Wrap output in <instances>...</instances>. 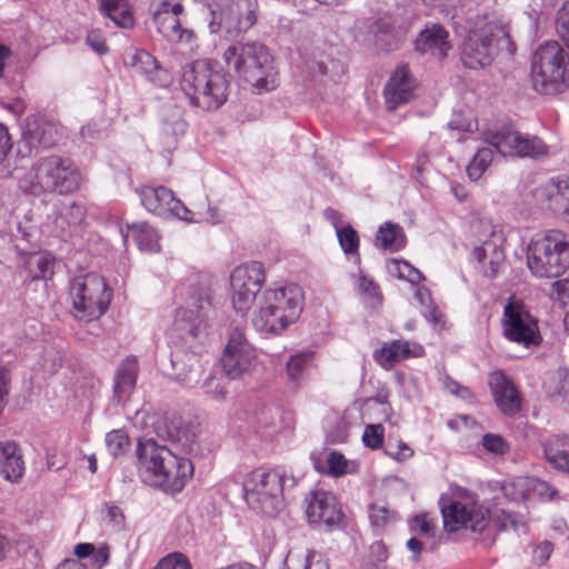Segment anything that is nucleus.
Masks as SVG:
<instances>
[{
	"label": "nucleus",
	"mask_w": 569,
	"mask_h": 569,
	"mask_svg": "<svg viewBox=\"0 0 569 569\" xmlns=\"http://www.w3.org/2000/svg\"><path fill=\"white\" fill-rule=\"evenodd\" d=\"M193 465L188 458L176 455V463L159 475L160 481L156 488L169 495L179 493L193 477Z\"/></svg>",
	"instance_id": "26"
},
{
	"label": "nucleus",
	"mask_w": 569,
	"mask_h": 569,
	"mask_svg": "<svg viewBox=\"0 0 569 569\" xmlns=\"http://www.w3.org/2000/svg\"><path fill=\"white\" fill-rule=\"evenodd\" d=\"M527 266L537 278H557L569 268V241L560 231H549L527 248Z\"/></svg>",
	"instance_id": "9"
},
{
	"label": "nucleus",
	"mask_w": 569,
	"mask_h": 569,
	"mask_svg": "<svg viewBox=\"0 0 569 569\" xmlns=\"http://www.w3.org/2000/svg\"><path fill=\"white\" fill-rule=\"evenodd\" d=\"M100 11L120 28H131L133 17L127 0H97Z\"/></svg>",
	"instance_id": "32"
},
{
	"label": "nucleus",
	"mask_w": 569,
	"mask_h": 569,
	"mask_svg": "<svg viewBox=\"0 0 569 569\" xmlns=\"http://www.w3.org/2000/svg\"><path fill=\"white\" fill-rule=\"evenodd\" d=\"M87 44L98 54H106L108 46L100 30H91L87 34Z\"/></svg>",
	"instance_id": "51"
},
{
	"label": "nucleus",
	"mask_w": 569,
	"mask_h": 569,
	"mask_svg": "<svg viewBox=\"0 0 569 569\" xmlns=\"http://www.w3.org/2000/svg\"><path fill=\"white\" fill-rule=\"evenodd\" d=\"M443 527L449 532H456L462 528L473 532H482L489 523L497 531L509 528L516 532H526L527 526L523 519L503 509L489 511L477 499L475 495L466 493L462 500H453L448 503L441 502Z\"/></svg>",
	"instance_id": "2"
},
{
	"label": "nucleus",
	"mask_w": 569,
	"mask_h": 569,
	"mask_svg": "<svg viewBox=\"0 0 569 569\" xmlns=\"http://www.w3.org/2000/svg\"><path fill=\"white\" fill-rule=\"evenodd\" d=\"M536 198L556 218L569 222V179L551 178L536 190Z\"/></svg>",
	"instance_id": "21"
},
{
	"label": "nucleus",
	"mask_w": 569,
	"mask_h": 569,
	"mask_svg": "<svg viewBox=\"0 0 569 569\" xmlns=\"http://www.w3.org/2000/svg\"><path fill=\"white\" fill-rule=\"evenodd\" d=\"M486 141L503 157L537 160L549 154V146L541 138L511 127L488 132Z\"/></svg>",
	"instance_id": "12"
},
{
	"label": "nucleus",
	"mask_w": 569,
	"mask_h": 569,
	"mask_svg": "<svg viewBox=\"0 0 569 569\" xmlns=\"http://www.w3.org/2000/svg\"><path fill=\"white\" fill-rule=\"evenodd\" d=\"M286 475L277 469L258 468L249 472L242 483L248 506L272 516L283 506Z\"/></svg>",
	"instance_id": "10"
},
{
	"label": "nucleus",
	"mask_w": 569,
	"mask_h": 569,
	"mask_svg": "<svg viewBox=\"0 0 569 569\" xmlns=\"http://www.w3.org/2000/svg\"><path fill=\"white\" fill-rule=\"evenodd\" d=\"M336 231L341 249L345 253H357L359 249V237L357 231L351 226L339 228L336 224Z\"/></svg>",
	"instance_id": "41"
},
{
	"label": "nucleus",
	"mask_w": 569,
	"mask_h": 569,
	"mask_svg": "<svg viewBox=\"0 0 569 569\" xmlns=\"http://www.w3.org/2000/svg\"><path fill=\"white\" fill-rule=\"evenodd\" d=\"M433 529L431 519L426 513L416 516L411 521V530L422 535L430 536Z\"/></svg>",
	"instance_id": "54"
},
{
	"label": "nucleus",
	"mask_w": 569,
	"mask_h": 569,
	"mask_svg": "<svg viewBox=\"0 0 569 569\" xmlns=\"http://www.w3.org/2000/svg\"><path fill=\"white\" fill-rule=\"evenodd\" d=\"M211 17L208 27L211 33L223 29L230 36L248 31L257 21V0H230L219 14L213 9L212 0H196Z\"/></svg>",
	"instance_id": "11"
},
{
	"label": "nucleus",
	"mask_w": 569,
	"mask_h": 569,
	"mask_svg": "<svg viewBox=\"0 0 569 569\" xmlns=\"http://www.w3.org/2000/svg\"><path fill=\"white\" fill-rule=\"evenodd\" d=\"M138 362L134 357L126 358L117 370L113 396L111 401L116 405L123 403L133 391L137 382Z\"/></svg>",
	"instance_id": "28"
},
{
	"label": "nucleus",
	"mask_w": 569,
	"mask_h": 569,
	"mask_svg": "<svg viewBox=\"0 0 569 569\" xmlns=\"http://www.w3.org/2000/svg\"><path fill=\"white\" fill-rule=\"evenodd\" d=\"M316 556L315 551L307 550L303 563L300 566L301 569H329L328 565L323 561H313V558Z\"/></svg>",
	"instance_id": "62"
},
{
	"label": "nucleus",
	"mask_w": 569,
	"mask_h": 569,
	"mask_svg": "<svg viewBox=\"0 0 569 569\" xmlns=\"http://www.w3.org/2000/svg\"><path fill=\"white\" fill-rule=\"evenodd\" d=\"M388 510L382 507H373L371 508L370 519L371 522L377 527L385 526L388 518Z\"/></svg>",
	"instance_id": "63"
},
{
	"label": "nucleus",
	"mask_w": 569,
	"mask_h": 569,
	"mask_svg": "<svg viewBox=\"0 0 569 569\" xmlns=\"http://www.w3.org/2000/svg\"><path fill=\"white\" fill-rule=\"evenodd\" d=\"M142 206L157 216H173L184 221L193 220V211L189 210L173 192L166 187L144 186L139 190Z\"/></svg>",
	"instance_id": "17"
},
{
	"label": "nucleus",
	"mask_w": 569,
	"mask_h": 569,
	"mask_svg": "<svg viewBox=\"0 0 569 569\" xmlns=\"http://www.w3.org/2000/svg\"><path fill=\"white\" fill-rule=\"evenodd\" d=\"M531 81L541 94L562 92L569 81V54L558 41L540 44L531 59Z\"/></svg>",
	"instance_id": "7"
},
{
	"label": "nucleus",
	"mask_w": 569,
	"mask_h": 569,
	"mask_svg": "<svg viewBox=\"0 0 569 569\" xmlns=\"http://www.w3.org/2000/svg\"><path fill=\"white\" fill-rule=\"evenodd\" d=\"M485 231L488 238L481 246L473 249V257L480 264L482 273L488 278H495L503 266L506 256L503 250L505 234L499 226L487 222Z\"/></svg>",
	"instance_id": "18"
},
{
	"label": "nucleus",
	"mask_w": 569,
	"mask_h": 569,
	"mask_svg": "<svg viewBox=\"0 0 569 569\" xmlns=\"http://www.w3.org/2000/svg\"><path fill=\"white\" fill-rule=\"evenodd\" d=\"M202 373V365L196 356H187V363L176 373L178 382L186 387H194L199 383Z\"/></svg>",
	"instance_id": "36"
},
{
	"label": "nucleus",
	"mask_w": 569,
	"mask_h": 569,
	"mask_svg": "<svg viewBox=\"0 0 569 569\" xmlns=\"http://www.w3.org/2000/svg\"><path fill=\"white\" fill-rule=\"evenodd\" d=\"M546 460L557 470L569 473V435H556L542 443Z\"/></svg>",
	"instance_id": "29"
},
{
	"label": "nucleus",
	"mask_w": 569,
	"mask_h": 569,
	"mask_svg": "<svg viewBox=\"0 0 569 569\" xmlns=\"http://www.w3.org/2000/svg\"><path fill=\"white\" fill-rule=\"evenodd\" d=\"M266 280L262 263L250 261L234 268L230 276L231 288L241 289L244 284L252 286V290H260Z\"/></svg>",
	"instance_id": "30"
},
{
	"label": "nucleus",
	"mask_w": 569,
	"mask_h": 569,
	"mask_svg": "<svg viewBox=\"0 0 569 569\" xmlns=\"http://www.w3.org/2000/svg\"><path fill=\"white\" fill-rule=\"evenodd\" d=\"M388 271L391 276L412 284H418L425 279L420 270L405 260H391L388 264Z\"/></svg>",
	"instance_id": "35"
},
{
	"label": "nucleus",
	"mask_w": 569,
	"mask_h": 569,
	"mask_svg": "<svg viewBox=\"0 0 569 569\" xmlns=\"http://www.w3.org/2000/svg\"><path fill=\"white\" fill-rule=\"evenodd\" d=\"M203 391L218 401L227 398L228 390L224 378L221 375L211 373L202 383Z\"/></svg>",
	"instance_id": "42"
},
{
	"label": "nucleus",
	"mask_w": 569,
	"mask_h": 569,
	"mask_svg": "<svg viewBox=\"0 0 569 569\" xmlns=\"http://www.w3.org/2000/svg\"><path fill=\"white\" fill-rule=\"evenodd\" d=\"M313 352L305 351L290 357L287 362V375L292 381H300L312 366Z\"/></svg>",
	"instance_id": "34"
},
{
	"label": "nucleus",
	"mask_w": 569,
	"mask_h": 569,
	"mask_svg": "<svg viewBox=\"0 0 569 569\" xmlns=\"http://www.w3.org/2000/svg\"><path fill=\"white\" fill-rule=\"evenodd\" d=\"M202 221H207L212 224L220 222L221 216H220L218 209L208 206L206 214H203L201 212H197V213L193 212V220H191L190 222H202Z\"/></svg>",
	"instance_id": "59"
},
{
	"label": "nucleus",
	"mask_w": 569,
	"mask_h": 569,
	"mask_svg": "<svg viewBox=\"0 0 569 569\" xmlns=\"http://www.w3.org/2000/svg\"><path fill=\"white\" fill-rule=\"evenodd\" d=\"M20 456L21 453L16 442L0 441V466Z\"/></svg>",
	"instance_id": "56"
},
{
	"label": "nucleus",
	"mask_w": 569,
	"mask_h": 569,
	"mask_svg": "<svg viewBox=\"0 0 569 569\" xmlns=\"http://www.w3.org/2000/svg\"><path fill=\"white\" fill-rule=\"evenodd\" d=\"M232 289V307L240 316H246L251 309L257 293L260 290H252V286L244 284L241 289Z\"/></svg>",
	"instance_id": "38"
},
{
	"label": "nucleus",
	"mask_w": 569,
	"mask_h": 569,
	"mask_svg": "<svg viewBox=\"0 0 569 569\" xmlns=\"http://www.w3.org/2000/svg\"><path fill=\"white\" fill-rule=\"evenodd\" d=\"M376 240L383 249L399 250L405 247L406 236L399 224L386 222L378 229Z\"/></svg>",
	"instance_id": "33"
},
{
	"label": "nucleus",
	"mask_w": 569,
	"mask_h": 569,
	"mask_svg": "<svg viewBox=\"0 0 569 569\" xmlns=\"http://www.w3.org/2000/svg\"><path fill=\"white\" fill-rule=\"evenodd\" d=\"M257 365V352L248 341L243 329L234 327L221 355V366L226 376L240 379L251 372Z\"/></svg>",
	"instance_id": "14"
},
{
	"label": "nucleus",
	"mask_w": 569,
	"mask_h": 569,
	"mask_svg": "<svg viewBox=\"0 0 569 569\" xmlns=\"http://www.w3.org/2000/svg\"><path fill=\"white\" fill-rule=\"evenodd\" d=\"M110 558V549L107 545H100L98 548L93 550V553L90 556L89 561L92 569H101L106 566Z\"/></svg>",
	"instance_id": "55"
},
{
	"label": "nucleus",
	"mask_w": 569,
	"mask_h": 569,
	"mask_svg": "<svg viewBox=\"0 0 569 569\" xmlns=\"http://www.w3.org/2000/svg\"><path fill=\"white\" fill-rule=\"evenodd\" d=\"M69 298L73 317L79 321L90 322L106 313L112 299V290L108 288L103 277L89 272L70 280Z\"/></svg>",
	"instance_id": "8"
},
{
	"label": "nucleus",
	"mask_w": 569,
	"mask_h": 569,
	"mask_svg": "<svg viewBox=\"0 0 569 569\" xmlns=\"http://www.w3.org/2000/svg\"><path fill=\"white\" fill-rule=\"evenodd\" d=\"M138 470L142 480L156 487L160 481L159 475L172 468L176 463V453L168 447L160 446L153 439L140 441L137 448Z\"/></svg>",
	"instance_id": "15"
},
{
	"label": "nucleus",
	"mask_w": 569,
	"mask_h": 569,
	"mask_svg": "<svg viewBox=\"0 0 569 569\" xmlns=\"http://www.w3.org/2000/svg\"><path fill=\"white\" fill-rule=\"evenodd\" d=\"M415 88L416 80L408 66L397 68L383 90L387 108L395 110L400 104L409 102L413 97Z\"/></svg>",
	"instance_id": "22"
},
{
	"label": "nucleus",
	"mask_w": 569,
	"mask_h": 569,
	"mask_svg": "<svg viewBox=\"0 0 569 569\" xmlns=\"http://www.w3.org/2000/svg\"><path fill=\"white\" fill-rule=\"evenodd\" d=\"M187 123L178 109L171 111L162 124V131L166 136L177 139L186 132Z\"/></svg>",
	"instance_id": "43"
},
{
	"label": "nucleus",
	"mask_w": 569,
	"mask_h": 569,
	"mask_svg": "<svg viewBox=\"0 0 569 569\" xmlns=\"http://www.w3.org/2000/svg\"><path fill=\"white\" fill-rule=\"evenodd\" d=\"M153 569H192V566L181 552H172L158 561Z\"/></svg>",
	"instance_id": "46"
},
{
	"label": "nucleus",
	"mask_w": 569,
	"mask_h": 569,
	"mask_svg": "<svg viewBox=\"0 0 569 569\" xmlns=\"http://www.w3.org/2000/svg\"><path fill=\"white\" fill-rule=\"evenodd\" d=\"M82 173L76 163L60 156L39 159L22 179V188L34 194H69L80 189Z\"/></svg>",
	"instance_id": "5"
},
{
	"label": "nucleus",
	"mask_w": 569,
	"mask_h": 569,
	"mask_svg": "<svg viewBox=\"0 0 569 569\" xmlns=\"http://www.w3.org/2000/svg\"><path fill=\"white\" fill-rule=\"evenodd\" d=\"M501 328L507 340L526 348L539 346L542 340L538 320L520 300L509 299L505 305Z\"/></svg>",
	"instance_id": "13"
},
{
	"label": "nucleus",
	"mask_w": 569,
	"mask_h": 569,
	"mask_svg": "<svg viewBox=\"0 0 569 569\" xmlns=\"http://www.w3.org/2000/svg\"><path fill=\"white\" fill-rule=\"evenodd\" d=\"M362 441L370 449H379L383 443V427L380 423L368 425L365 428Z\"/></svg>",
	"instance_id": "49"
},
{
	"label": "nucleus",
	"mask_w": 569,
	"mask_h": 569,
	"mask_svg": "<svg viewBox=\"0 0 569 569\" xmlns=\"http://www.w3.org/2000/svg\"><path fill=\"white\" fill-rule=\"evenodd\" d=\"M12 148L11 137L8 128L0 122V162H2Z\"/></svg>",
	"instance_id": "58"
},
{
	"label": "nucleus",
	"mask_w": 569,
	"mask_h": 569,
	"mask_svg": "<svg viewBox=\"0 0 569 569\" xmlns=\"http://www.w3.org/2000/svg\"><path fill=\"white\" fill-rule=\"evenodd\" d=\"M553 552V545L549 541H543L536 546L533 550V559L539 562V565H545L551 553Z\"/></svg>",
	"instance_id": "57"
},
{
	"label": "nucleus",
	"mask_w": 569,
	"mask_h": 569,
	"mask_svg": "<svg viewBox=\"0 0 569 569\" xmlns=\"http://www.w3.org/2000/svg\"><path fill=\"white\" fill-rule=\"evenodd\" d=\"M9 392V372L4 368H0V413L2 412Z\"/></svg>",
	"instance_id": "61"
},
{
	"label": "nucleus",
	"mask_w": 569,
	"mask_h": 569,
	"mask_svg": "<svg viewBox=\"0 0 569 569\" xmlns=\"http://www.w3.org/2000/svg\"><path fill=\"white\" fill-rule=\"evenodd\" d=\"M106 510L109 522L113 527V529L122 530L124 528L126 522V517L123 515L122 509L116 505L106 503Z\"/></svg>",
	"instance_id": "52"
},
{
	"label": "nucleus",
	"mask_w": 569,
	"mask_h": 569,
	"mask_svg": "<svg viewBox=\"0 0 569 569\" xmlns=\"http://www.w3.org/2000/svg\"><path fill=\"white\" fill-rule=\"evenodd\" d=\"M451 48L449 32L439 23L426 26L415 40L416 51L437 59L446 58Z\"/></svg>",
	"instance_id": "24"
},
{
	"label": "nucleus",
	"mask_w": 569,
	"mask_h": 569,
	"mask_svg": "<svg viewBox=\"0 0 569 569\" xmlns=\"http://www.w3.org/2000/svg\"><path fill=\"white\" fill-rule=\"evenodd\" d=\"M501 41L506 42L509 51L512 50L509 19L496 11L475 14L468 19L467 34L461 44L462 64L472 70L490 66Z\"/></svg>",
	"instance_id": "1"
},
{
	"label": "nucleus",
	"mask_w": 569,
	"mask_h": 569,
	"mask_svg": "<svg viewBox=\"0 0 569 569\" xmlns=\"http://www.w3.org/2000/svg\"><path fill=\"white\" fill-rule=\"evenodd\" d=\"M131 233L141 251L158 252L160 250V237L154 228L147 222H138L128 226V233L123 234L124 241Z\"/></svg>",
	"instance_id": "31"
},
{
	"label": "nucleus",
	"mask_w": 569,
	"mask_h": 569,
	"mask_svg": "<svg viewBox=\"0 0 569 569\" xmlns=\"http://www.w3.org/2000/svg\"><path fill=\"white\" fill-rule=\"evenodd\" d=\"M356 288L360 295L365 296L368 299H375L378 301L381 299L378 284L375 282L372 278H368L362 272H359L356 282Z\"/></svg>",
	"instance_id": "48"
},
{
	"label": "nucleus",
	"mask_w": 569,
	"mask_h": 569,
	"mask_svg": "<svg viewBox=\"0 0 569 569\" xmlns=\"http://www.w3.org/2000/svg\"><path fill=\"white\" fill-rule=\"evenodd\" d=\"M180 87L192 107L213 111L227 101L229 82L218 63L197 60L183 68Z\"/></svg>",
	"instance_id": "4"
},
{
	"label": "nucleus",
	"mask_w": 569,
	"mask_h": 569,
	"mask_svg": "<svg viewBox=\"0 0 569 569\" xmlns=\"http://www.w3.org/2000/svg\"><path fill=\"white\" fill-rule=\"evenodd\" d=\"M130 66L136 72L147 77L149 81L166 87L171 82L170 73L161 68L157 59L146 50H136L130 57Z\"/></svg>",
	"instance_id": "27"
},
{
	"label": "nucleus",
	"mask_w": 569,
	"mask_h": 569,
	"mask_svg": "<svg viewBox=\"0 0 569 569\" xmlns=\"http://www.w3.org/2000/svg\"><path fill=\"white\" fill-rule=\"evenodd\" d=\"M348 460L340 452L332 451L327 458L329 472L335 477H341L347 473Z\"/></svg>",
	"instance_id": "50"
},
{
	"label": "nucleus",
	"mask_w": 569,
	"mask_h": 569,
	"mask_svg": "<svg viewBox=\"0 0 569 569\" xmlns=\"http://www.w3.org/2000/svg\"><path fill=\"white\" fill-rule=\"evenodd\" d=\"M551 296L562 306H567L569 303V278L553 282Z\"/></svg>",
	"instance_id": "53"
},
{
	"label": "nucleus",
	"mask_w": 569,
	"mask_h": 569,
	"mask_svg": "<svg viewBox=\"0 0 569 569\" xmlns=\"http://www.w3.org/2000/svg\"><path fill=\"white\" fill-rule=\"evenodd\" d=\"M94 546L89 542L78 543L74 547V555L77 556L78 560L81 561V559L90 558V556L93 553Z\"/></svg>",
	"instance_id": "64"
},
{
	"label": "nucleus",
	"mask_w": 569,
	"mask_h": 569,
	"mask_svg": "<svg viewBox=\"0 0 569 569\" xmlns=\"http://www.w3.org/2000/svg\"><path fill=\"white\" fill-rule=\"evenodd\" d=\"M556 27L558 32L569 30V0L557 12Z\"/></svg>",
	"instance_id": "60"
},
{
	"label": "nucleus",
	"mask_w": 569,
	"mask_h": 569,
	"mask_svg": "<svg viewBox=\"0 0 569 569\" xmlns=\"http://www.w3.org/2000/svg\"><path fill=\"white\" fill-rule=\"evenodd\" d=\"M184 8L180 2L162 0L153 12L157 30L169 41L189 42L193 39L192 30L182 28L180 16Z\"/></svg>",
	"instance_id": "20"
},
{
	"label": "nucleus",
	"mask_w": 569,
	"mask_h": 569,
	"mask_svg": "<svg viewBox=\"0 0 569 569\" xmlns=\"http://www.w3.org/2000/svg\"><path fill=\"white\" fill-rule=\"evenodd\" d=\"M210 309L209 295H200L190 305L177 310L173 321L174 331L186 341L202 340L207 336V318Z\"/></svg>",
	"instance_id": "16"
},
{
	"label": "nucleus",
	"mask_w": 569,
	"mask_h": 569,
	"mask_svg": "<svg viewBox=\"0 0 569 569\" xmlns=\"http://www.w3.org/2000/svg\"><path fill=\"white\" fill-rule=\"evenodd\" d=\"M493 159L491 148L479 149L467 167V174L471 181H478L488 169Z\"/></svg>",
	"instance_id": "37"
},
{
	"label": "nucleus",
	"mask_w": 569,
	"mask_h": 569,
	"mask_svg": "<svg viewBox=\"0 0 569 569\" xmlns=\"http://www.w3.org/2000/svg\"><path fill=\"white\" fill-rule=\"evenodd\" d=\"M385 452L391 459L403 462L413 456V450L402 440L389 438L385 446Z\"/></svg>",
	"instance_id": "45"
},
{
	"label": "nucleus",
	"mask_w": 569,
	"mask_h": 569,
	"mask_svg": "<svg viewBox=\"0 0 569 569\" xmlns=\"http://www.w3.org/2000/svg\"><path fill=\"white\" fill-rule=\"evenodd\" d=\"M226 64L257 90H273L278 84V72L266 46L248 42L229 46L222 56Z\"/></svg>",
	"instance_id": "6"
},
{
	"label": "nucleus",
	"mask_w": 569,
	"mask_h": 569,
	"mask_svg": "<svg viewBox=\"0 0 569 569\" xmlns=\"http://www.w3.org/2000/svg\"><path fill=\"white\" fill-rule=\"evenodd\" d=\"M106 445L109 453L117 458L128 451L130 447V439L126 431L117 429L107 433Z\"/></svg>",
	"instance_id": "40"
},
{
	"label": "nucleus",
	"mask_w": 569,
	"mask_h": 569,
	"mask_svg": "<svg viewBox=\"0 0 569 569\" xmlns=\"http://www.w3.org/2000/svg\"><path fill=\"white\" fill-rule=\"evenodd\" d=\"M481 445L488 453L493 456H503L510 450V443L503 437L496 433L483 435Z\"/></svg>",
	"instance_id": "44"
},
{
	"label": "nucleus",
	"mask_w": 569,
	"mask_h": 569,
	"mask_svg": "<svg viewBox=\"0 0 569 569\" xmlns=\"http://www.w3.org/2000/svg\"><path fill=\"white\" fill-rule=\"evenodd\" d=\"M302 302L303 292L297 284L269 288L258 300L252 325L262 335H279L299 318Z\"/></svg>",
	"instance_id": "3"
},
{
	"label": "nucleus",
	"mask_w": 569,
	"mask_h": 569,
	"mask_svg": "<svg viewBox=\"0 0 569 569\" xmlns=\"http://www.w3.org/2000/svg\"><path fill=\"white\" fill-rule=\"evenodd\" d=\"M0 472L6 480L10 482H18L24 473L22 456L1 465Z\"/></svg>",
	"instance_id": "47"
},
{
	"label": "nucleus",
	"mask_w": 569,
	"mask_h": 569,
	"mask_svg": "<svg viewBox=\"0 0 569 569\" xmlns=\"http://www.w3.org/2000/svg\"><path fill=\"white\" fill-rule=\"evenodd\" d=\"M489 385L497 407L508 416L516 415L521 407L520 395L501 371H496L489 377Z\"/></svg>",
	"instance_id": "25"
},
{
	"label": "nucleus",
	"mask_w": 569,
	"mask_h": 569,
	"mask_svg": "<svg viewBox=\"0 0 569 569\" xmlns=\"http://www.w3.org/2000/svg\"><path fill=\"white\" fill-rule=\"evenodd\" d=\"M306 516L310 525L332 528L339 526L342 512L338 507L336 497L322 489L311 491L306 497Z\"/></svg>",
	"instance_id": "19"
},
{
	"label": "nucleus",
	"mask_w": 569,
	"mask_h": 569,
	"mask_svg": "<svg viewBox=\"0 0 569 569\" xmlns=\"http://www.w3.org/2000/svg\"><path fill=\"white\" fill-rule=\"evenodd\" d=\"M423 352L421 345L399 339L385 342L380 349L375 350L373 359L381 368L390 370L400 361L421 357Z\"/></svg>",
	"instance_id": "23"
},
{
	"label": "nucleus",
	"mask_w": 569,
	"mask_h": 569,
	"mask_svg": "<svg viewBox=\"0 0 569 569\" xmlns=\"http://www.w3.org/2000/svg\"><path fill=\"white\" fill-rule=\"evenodd\" d=\"M53 258L49 254H37L29 259L28 266L32 280L47 279L53 272Z\"/></svg>",
	"instance_id": "39"
}]
</instances>
